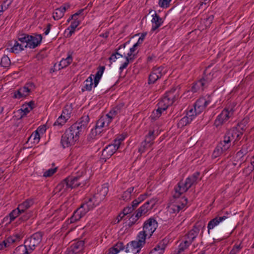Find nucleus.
<instances>
[{
  "mask_svg": "<svg viewBox=\"0 0 254 254\" xmlns=\"http://www.w3.org/2000/svg\"><path fill=\"white\" fill-rule=\"evenodd\" d=\"M199 175V172H195L191 176L187 178L185 182L182 181L179 182L177 186L174 189V197L179 198L182 194L186 192L193 185L196 184Z\"/></svg>",
  "mask_w": 254,
  "mask_h": 254,
  "instance_id": "obj_1",
  "label": "nucleus"
},
{
  "mask_svg": "<svg viewBox=\"0 0 254 254\" xmlns=\"http://www.w3.org/2000/svg\"><path fill=\"white\" fill-rule=\"evenodd\" d=\"M210 65H208L203 72L202 77L193 84L191 88V91L193 92H196L198 90H203L206 88L210 82L214 77L215 71H209V69Z\"/></svg>",
  "mask_w": 254,
  "mask_h": 254,
  "instance_id": "obj_2",
  "label": "nucleus"
},
{
  "mask_svg": "<svg viewBox=\"0 0 254 254\" xmlns=\"http://www.w3.org/2000/svg\"><path fill=\"white\" fill-rule=\"evenodd\" d=\"M242 135V131H239L237 127H233L225 133L223 140L219 143L223 146V149L227 150L231 145V141L233 140L234 143H235L240 139Z\"/></svg>",
  "mask_w": 254,
  "mask_h": 254,
  "instance_id": "obj_3",
  "label": "nucleus"
},
{
  "mask_svg": "<svg viewBox=\"0 0 254 254\" xmlns=\"http://www.w3.org/2000/svg\"><path fill=\"white\" fill-rule=\"evenodd\" d=\"M66 180L69 184L70 190L83 187L86 184L87 177L85 176L84 172H81L76 175L69 176L66 177Z\"/></svg>",
  "mask_w": 254,
  "mask_h": 254,
  "instance_id": "obj_4",
  "label": "nucleus"
},
{
  "mask_svg": "<svg viewBox=\"0 0 254 254\" xmlns=\"http://www.w3.org/2000/svg\"><path fill=\"white\" fill-rule=\"evenodd\" d=\"M43 233L37 232L25 240L24 244L32 253L38 247L42 240Z\"/></svg>",
  "mask_w": 254,
  "mask_h": 254,
  "instance_id": "obj_5",
  "label": "nucleus"
},
{
  "mask_svg": "<svg viewBox=\"0 0 254 254\" xmlns=\"http://www.w3.org/2000/svg\"><path fill=\"white\" fill-rule=\"evenodd\" d=\"M179 92L180 88L173 87L165 93L161 101L168 106H171L179 98L180 96Z\"/></svg>",
  "mask_w": 254,
  "mask_h": 254,
  "instance_id": "obj_6",
  "label": "nucleus"
},
{
  "mask_svg": "<svg viewBox=\"0 0 254 254\" xmlns=\"http://www.w3.org/2000/svg\"><path fill=\"white\" fill-rule=\"evenodd\" d=\"M204 222L198 221L193 226L192 229L189 231L185 236L186 243L191 245L198 236L201 228H205Z\"/></svg>",
  "mask_w": 254,
  "mask_h": 254,
  "instance_id": "obj_7",
  "label": "nucleus"
},
{
  "mask_svg": "<svg viewBox=\"0 0 254 254\" xmlns=\"http://www.w3.org/2000/svg\"><path fill=\"white\" fill-rule=\"evenodd\" d=\"M212 102L211 95H206L198 98L195 102L193 107L197 114L201 113Z\"/></svg>",
  "mask_w": 254,
  "mask_h": 254,
  "instance_id": "obj_8",
  "label": "nucleus"
},
{
  "mask_svg": "<svg viewBox=\"0 0 254 254\" xmlns=\"http://www.w3.org/2000/svg\"><path fill=\"white\" fill-rule=\"evenodd\" d=\"M109 191L108 184H104L101 187H98L95 193L92 195L94 199V202L99 204L103 201Z\"/></svg>",
  "mask_w": 254,
  "mask_h": 254,
  "instance_id": "obj_9",
  "label": "nucleus"
},
{
  "mask_svg": "<svg viewBox=\"0 0 254 254\" xmlns=\"http://www.w3.org/2000/svg\"><path fill=\"white\" fill-rule=\"evenodd\" d=\"M234 110L231 109H224L221 113L217 117L214 122V125L217 127L221 126L225 122L228 120L230 117L233 114Z\"/></svg>",
  "mask_w": 254,
  "mask_h": 254,
  "instance_id": "obj_10",
  "label": "nucleus"
},
{
  "mask_svg": "<svg viewBox=\"0 0 254 254\" xmlns=\"http://www.w3.org/2000/svg\"><path fill=\"white\" fill-rule=\"evenodd\" d=\"M165 73L164 67L163 66H160L153 67L149 75L148 83L149 84L155 83Z\"/></svg>",
  "mask_w": 254,
  "mask_h": 254,
  "instance_id": "obj_11",
  "label": "nucleus"
},
{
  "mask_svg": "<svg viewBox=\"0 0 254 254\" xmlns=\"http://www.w3.org/2000/svg\"><path fill=\"white\" fill-rule=\"evenodd\" d=\"M119 149L113 143L108 145L102 151L100 157V161L103 163L105 162L107 159L110 158Z\"/></svg>",
  "mask_w": 254,
  "mask_h": 254,
  "instance_id": "obj_12",
  "label": "nucleus"
},
{
  "mask_svg": "<svg viewBox=\"0 0 254 254\" xmlns=\"http://www.w3.org/2000/svg\"><path fill=\"white\" fill-rule=\"evenodd\" d=\"M188 203V198L183 197L181 202L172 203L168 206L169 211L171 213H178L186 206Z\"/></svg>",
  "mask_w": 254,
  "mask_h": 254,
  "instance_id": "obj_13",
  "label": "nucleus"
},
{
  "mask_svg": "<svg viewBox=\"0 0 254 254\" xmlns=\"http://www.w3.org/2000/svg\"><path fill=\"white\" fill-rule=\"evenodd\" d=\"M157 225L156 220L153 218H150L144 223L143 230L151 236L156 229Z\"/></svg>",
  "mask_w": 254,
  "mask_h": 254,
  "instance_id": "obj_14",
  "label": "nucleus"
},
{
  "mask_svg": "<svg viewBox=\"0 0 254 254\" xmlns=\"http://www.w3.org/2000/svg\"><path fill=\"white\" fill-rule=\"evenodd\" d=\"M42 40V36L41 34L34 33L33 35H29V39L28 44H25V48L34 49L41 44Z\"/></svg>",
  "mask_w": 254,
  "mask_h": 254,
  "instance_id": "obj_15",
  "label": "nucleus"
},
{
  "mask_svg": "<svg viewBox=\"0 0 254 254\" xmlns=\"http://www.w3.org/2000/svg\"><path fill=\"white\" fill-rule=\"evenodd\" d=\"M155 204V200L151 199L147 201L144 204L140 207L137 212L139 215L142 216L146 214L149 210H151Z\"/></svg>",
  "mask_w": 254,
  "mask_h": 254,
  "instance_id": "obj_16",
  "label": "nucleus"
},
{
  "mask_svg": "<svg viewBox=\"0 0 254 254\" xmlns=\"http://www.w3.org/2000/svg\"><path fill=\"white\" fill-rule=\"evenodd\" d=\"M75 141L71 137V134L67 133L65 131L62 136L61 143L64 148L73 145Z\"/></svg>",
  "mask_w": 254,
  "mask_h": 254,
  "instance_id": "obj_17",
  "label": "nucleus"
},
{
  "mask_svg": "<svg viewBox=\"0 0 254 254\" xmlns=\"http://www.w3.org/2000/svg\"><path fill=\"white\" fill-rule=\"evenodd\" d=\"M168 242V239H163L151 251L149 254H163Z\"/></svg>",
  "mask_w": 254,
  "mask_h": 254,
  "instance_id": "obj_18",
  "label": "nucleus"
},
{
  "mask_svg": "<svg viewBox=\"0 0 254 254\" xmlns=\"http://www.w3.org/2000/svg\"><path fill=\"white\" fill-rule=\"evenodd\" d=\"M89 122V117L88 115H86L81 117L78 122L73 125H76V126L78 129L83 133L85 131Z\"/></svg>",
  "mask_w": 254,
  "mask_h": 254,
  "instance_id": "obj_19",
  "label": "nucleus"
},
{
  "mask_svg": "<svg viewBox=\"0 0 254 254\" xmlns=\"http://www.w3.org/2000/svg\"><path fill=\"white\" fill-rule=\"evenodd\" d=\"M105 127L103 119L101 117L97 121L94 128L92 129L91 131V135L92 137H95L97 135L100 134L103 131V128Z\"/></svg>",
  "mask_w": 254,
  "mask_h": 254,
  "instance_id": "obj_20",
  "label": "nucleus"
},
{
  "mask_svg": "<svg viewBox=\"0 0 254 254\" xmlns=\"http://www.w3.org/2000/svg\"><path fill=\"white\" fill-rule=\"evenodd\" d=\"M99 205L94 202V199L91 197H86L84 199V203L81 205V207L87 213L89 210L93 209L95 206Z\"/></svg>",
  "mask_w": 254,
  "mask_h": 254,
  "instance_id": "obj_21",
  "label": "nucleus"
},
{
  "mask_svg": "<svg viewBox=\"0 0 254 254\" xmlns=\"http://www.w3.org/2000/svg\"><path fill=\"white\" fill-rule=\"evenodd\" d=\"M227 218L228 217L225 215L222 216H217L214 218L211 219L207 225L208 234H209L210 230L217 226L221 222L226 220Z\"/></svg>",
  "mask_w": 254,
  "mask_h": 254,
  "instance_id": "obj_22",
  "label": "nucleus"
},
{
  "mask_svg": "<svg viewBox=\"0 0 254 254\" xmlns=\"http://www.w3.org/2000/svg\"><path fill=\"white\" fill-rule=\"evenodd\" d=\"M86 213V211H84L82 207H80L74 212L68 221H69V223H75L79 220Z\"/></svg>",
  "mask_w": 254,
  "mask_h": 254,
  "instance_id": "obj_23",
  "label": "nucleus"
},
{
  "mask_svg": "<svg viewBox=\"0 0 254 254\" xmlns=\"http://www.w3.org/2000/svg\"><path fill=\"white\" fill-rule=\"evenodd\" d=\"M76 125H72L69 128L65 130V132L67 133L71 134V137L76 142L79 140L80 135L82 132L79 130Z\"/></svg>",
  "mask_w": 254,
  "mask_h": 254,
  "instance_id": "obj_24",
  "label": "nucleus"
},
{
  "mask_svg": "<svg viewBox=\"0 0 254 254\" xmlns=\"http://www.w3.org/2000/svg\"><path fill=\"white\" fill-rule=\"evenodd\" d=\"M143 245V244H141V242H139L138 241H132L127 244L125 251L126 253H129L130 251L133 252L136 249H138L136 251V253H138L140 250V248L142 247Z\"/></svg>",
  "mask_w": 254,
  "mask_h": 254,
  "instance_id": "obj_25",
  "label": "nucleus"
},
{
  "mask_svg": "<svg viewBox=\"0 0 254 254\" xmlns=\"http://www.w3.org/2000/svg\"><path fill=\"white\" fill-rule=\"evenodd\" d=\"M151 22V31L154 32L162 25L163 20L158 14L156 13V12H155L154 14L152 15Z\"/></svg>",
  "mask_w": 254,
  "mask_h": 254,
  "instance_id": "obj_26",
  "label": "nucleus"
},
{
  "mask_svg": "<svg viewBox=\"0 0 254 254\" xmlns=\"http://www.w3.org/2000/svg\"><path fill=\"white\" fill-rule=\"evenodd\" d=\"M69 7L70 6L69 4H67V6L64 4L59 8H56L53 13V18L55 20H59L62 18L64 16L66 10L69 8Z\"/></svg>",
  "mask_w": 254,
  "mask_h": 254,
  "instance_id": "obj_27",
  "label": "nucleus"
},
{
  "mask_svg": "<svg viewBox=\"0 0 254 254\" xmlns=\"http://www.w3.org/2000/svg\"><path fill=\"white\" fill-rule=\"evenodd\" d=\"M25 48V45H24L18 42V41L14 40V44L11 48H8L9 52L14 54H18L23 51Z\"/></svg>",
  "mask_w": 254,
  "mask_h": 254,
  "instance_id": "obj_28",
  "label": "nucleus"
},
{
  "mask_svg": "<svg viewBox=\"0 0 254 254\" xmlns=\"http://www.w3.org/2000/svg\"><path fill=\"white\" fill-rule=\"evenodd\" d=\"M56 189L57 191L62 192V193L67 191L68 190L70 189L69 184L66 180V178L57 185Z\"/></svg>",
  "mask_w": 254,
  "mask_h": 254,
  "instance_id": "obj_29",
  "label": "nucleus"
},
{
  "mask_svg": "<svg viewBox=\"0 0 254 254\" xmlns=\"http://www.w3.org/2000/svg\"><path fill=\"white\" fill-rule=\"evenodd\" d=\"M34 204V200L32 198H29L25 200L22 203L19 204L18 209H20L21 211L23 213L25 211L30 208Z\"/></svg>",
  "mask_w": 254,
  "mask_h": 254,
  "instance_id": "obj_30",
  "label": "nucleus"
},
{
  "mask_svg": "<svg viewBox=\"0 0 254 254\" xmlns=\"http://www.w3.org/2000/svg\"><path fill=\"white\" fill-rule=\"evenodd\" d=\"M40 139L39 133L37 131H34L28 137L27 143H30L31 144H37L39 143Z\"/></svg>",
  "mask_w": 254,
  "mask_h": 254,
  "instance_id": "obj_31",
  "label": "nucleus"
},
{
  "mask_svg": "<svg viewBox=\"0 0 254 254\" xmlns=\"http://www.w3.org/2000/svg\"><path fill=\"white\" fill-rule=\"evenodd\" d=\"M84 246V242L83 241H78L72 245L70 250L74 253L77 254L83 250Z\"/></svg>",
  "mask_w": 254,
  "mask_h": 254,
  "instance_id": "obj_32",
  "label": "nucleus"
},
{
  "mask_svg": "<svg viewBox=\"0 0 254 254\" xmlns=\"http://www.w3.org/2000/svg\"><path fill=\"white\" fill-rule=\"evenodd\" d=\"M92 76H94V75L91 74L90 76L88 77L84 81V85L83 86V88H82L81 89L82 92L85 91H90L91 90L92 86L93 85V78L92 77Z\"/></svg>",
  "mask_w": 254,
  "mask_h": 254,
  "instance_id": "obj_33",
  "label": "nucleus"
},
{
  "mask_svg": "<svg viewBox=\"0 0 254 254\" xmlns=\"http://www.w3.org/2000/svg\"><path fill=\"white\" fill-rule=\"evenodd\" d=\"M32 252L29 251L26 246L24 245H20L16 247L13 252L12 254H30Z\"/></svg>",
  "mask_w": 254,
  "mask_h": 254,
  "instance_id": "obj_34",
  "label": "nucleus"
},
{
  "mask_svg": "<svg viewBox=\"0 0 254 254\" xmlns=\"http://www.w3.org/2000/svg\"><path fill=\"white\" fill-rule=\"evenodd\" d=\"M158 107L156 110V113H157V115L153 117V119L154 120H156L157 118H159L161 116L162 112L165 111L169 107L161 100L158 103Z\"/></svg>",
  "mask_w": 254,
  "mask_h": 254,
  "instance_id": "obj_35",
  "label": "nucleus"
},
{
  "mask_svg": "<svg viewBox=\"0 0 254 254\" xmlns=\"http://www.w3.org/2000/svg\"><path fill=\"white\" fill-rule=\"evenodd\" d=\"M23 212L21 211L20 209H18V207L15 209L13 210L9 214L8 216H6L4 217V220H7L9 218V222L13 221L17 217L19 216V214H21Z\"/></svg>",
  "mask_w": 254,
  "mask_h": 254,
  "instance_id": "obj_36",
  "label": "nucleus"
},
{
  "mask_svg": "<svg viewBox=\"0 0 254 254\" xmlns=\"http://www.w3.org/2000/svg\"><path fill=\"white\" fill-rule=\"evenodd\" d=\"M72 62V57L71 54H68L67 57L65 59H63L60 62L59 66L61 68H64L67 66Z\"/></svg>",
  "mask_w": 254,
  "mask_h": 254,
  "instance_id": "obj_37",
  "label": "nucleus"
},
{
  "mask_svg": "<svg viewBox=\"0 0 254 254\" xmlns=\"http://www.w3.org/2000/svg\"><path fill=\"white\" fill-rule=\"evenodd\" d=\"M124 106V104L123 103L117 105L116 107H114L108 114L113 118H115L118 114L121 113Z\"/></svg>",
  "mask_w": 254,
  "mask_h": 254,
  "instance_id": "obj_38",
  "label": "nucleus"
},
{
  "mask_svg": "<svg viewBox=\"0 0 254 254\" xmlns=\"http://www.w3.org/2000/svg\"><path fill=\"white\" fill-rule=\"evenodd\" d=\"M22 236L20 234H16L8 237L6 240L9 247L12 244L19 242Z\"/></svg>",
  "mask_w": 254,
  "mask_h": 254,
  "instance_id": "obj_39",
  "label": "nucleus"
},
{
  "mask_svg": "<svg viewBox=\"0 0 254 254\" xmlns=\"http://www.w3.org/2000/svg\"><path fill=\"white\" fill-rule=\"evenodd\" d=\"M226 151V149H223V146H221V145L218 143L213 152L212 157L216 158L221 155L223 153Z\"/></svg>",
  "mask_w": 254,
  "mask_h": 254,
  "instance_id": "obj_40",
  "label": "nucleus"
},
{
  "mask_svg": "<svg viewBox=\"0 0 254 254\" xmlns=\"http://www.w3.org/2000/svg\"><path fill=\"white\" fill-rule=\"evenodd\" d=\"M134 190V187H131L128 188L125 191L122 195V199L125 201H127L130 199L131 193Z\"/></svg>",
  "mask_w": 254,
  "mask_h": 254,
  "instance_id": "obj_41",
  "label": "nucleus"
},
{
  "mask_svg": "<svg viewBox=\"0 0 254 254\" xmlns=\"http://www.w3.org/2000/svg\"><path fill=\"white\" fill-rule=\"evenodd\" d=\"M17 40L21 44L25 45L28 44L29 39V35L26 33H19L17 36Z\"/></svg>",
  "mask_w": 254,
  "mask_h": 254,
  "instance_id": "obj_42",
  "label": "nucleus"
},
{
  "mask_svg": "<svg viewBox=\"0 0 254 254\" xmlns=\"http://www.w3.org/2000/svg\"><path fill=\"white\" fill-rule=\"evenodd\" d=\"M155 138L154 130H149L147 134L145 135L144 141L152 145Z\"/></svg>",
  "mask_w": 254,
  "mask_h": 254,
  "instance_id": "obj_43",
  "label": "nucleus"
},
{
  "mask_svg": "<svg viewBox=\"0 0 254 254\" xmlns=\"http://www.w3.org/2000/svg\"><path fill=\"white\" fill-rule=\"evenodd\" d=\"M192 120L187 116L182 118L178 123L177 126L179 128H182L191 123Z\"/></svg>",
  "mask_w": 254,
  "mask_h": 254,
  "instance_id": "obj_44",
  "label": "nucleus"
},
{
  "mask_svg": "<svg viewBox=\"0 0 254 254\" xmlns=\"http://www.w3.org/2000/svg\"><path fill=\"white\" fill-rule=\"evenodd\" d=\"M123 57L125 58L126 61L120 67V70L121 72H122L123 70L127 66L129 63L132 62L134 60L133 57L130 58L128 56L126 55H124Z\"/></svg>",
  "mask_w": 254,
  "mask_h": 254,
  "instance_id": "obj_45",
  "label": "nucleus"
},
{
  "mask_svg": "<svg viewBox=\"0 0 254 254\" xmlns=\"http://www.w3.org/2000/svg\"><path fill=\"white\" fill-rule=\"evenodd\" d=\"M11 64L10 60L8 57L4 55L1 59L0 66L4 68L8 67Z\"/></svg>",
  "mask_w": 254,
  "mask_h": 254,
  "instance_id": "obj_46",
  "label": "nucleus"
},
{
  "mask_svg": "<svg viewBox=\"0 0 254 254\" xmlns=\"http://www.w3.org/2000/svg\"><path fill=\"white\" fill-rule=\"evenodd\" d=\"M72 111V108L70 106L65 105L62 112L61 115L64 116L65 119H69L70 117V114Z\"/></svg>",
  "mask_w": 254,
  "mask_h": 254,
  "instance_id": "obj_47",
  "label": "nucleus"
},
{
  "mask_svg": "<svg viewBox=\"0 0 254 254\" xmlns=\"http://www.w3.org/2000/svg\"><path fill=\"white\" fill-rule=\"evenodd\" d=\"M248 150L246 147L243 146L241 149L236 154V158H237L238 160H240L241 161H243V157L247 154Z\"/></svg>",
  "mask_w": 254,
  "mask_h": 254,
  "instance_id": "obj_48",
  "label": "nucleus"
},
{
  "mask_svg": "<svg viewBox=\"0 0 254 254\" xmlns=\"http://www.w3.org/2000/svg\"><path fill=\"white\" fill-rule=\"evenodd\" d=\"M151 145L145 142V141H143L141 143L140 146L138 148V152L142 154L145 152L147 149L150 148L151 147Z\"/></svg>",
  "mask_w": 254,
  "mask_h": 254,
  "instance_id": "obj_49",
  "label": "nucleus"
},
{
  "mask_svg": "<svg viewBox=\"0 0 254 254\" xmlns=\"http://www.w3.org/2000/svg\"><path fill=\"white\" fill-rule=\"evenodd\" d=\"M243 246L242 245V243L239 244H235L233 247L232 249L229 253V254H238L242 249Z\"/></svg>",
  "mask_w": 254,
  "mask_h": 254,
  "instance_id": "obj_50",
  "label": "nucleus"
},
{
  "mask_svg": "<svg viewBox=\"0 0 254 254\" xmlns=\"http://www.w3.org/2000/svg\"><path fill=\"white\" fill-rule=\"evenodd\" d=\"M147 235H148V234L147 232H145V231L143 230V231L140 232L137 235L138 241L141 242V244L144 245Z\"/></svg>",
  "mask_w": 254,
  "mask_h": 254,
  "instance_id": "obj_51",
  "label": "nucleus"
},
{
  "mask_svg": "<svg viewBox=\"0 0 254 254\" xmlns=\"http://www.w3.org/2000/svg\"><path fill=\"white\" fill-rule=\"evenodd\" d=\"M186 241H185L183 243H181L178 247V251L176 254H181V253L187 249L190 245L186 243Z\"/></svg>",
  "mask_w": 254,
  "mask_h": 254,
  "instance_id": "obj_52",
  "label": "nucleus"
},
{
  "mask_svg": "<svg viewBox=\"0 0 254 254\" xmlns=\"http://www.w3.org/2000/svg\"><path fill=\"white\" fill-rule=\"evenodd\" d=\"M133 210L134 209L131 206H127L123 209L122 212L119 214V217H121V219H122L124 216L132 212Z\"/></svg>",
  "mask_w": 254,
  "mask_h": 254,
  "instance_id": "obj_53",
  "label": "nucleus"
},
{
  "mask_svg": "<svg viewBox=\"0 0 254 254\" xmlns=\"http://www.w3.org/2000/svg\"><path fill=\"white\" fill-rule=\"evenodd\" d=\"M124 56L118 52V51L116 50V52L115 53H113L110 57L109 58V60L111 63L112 64L113 62L116 61L117 59H119L120 58L123 57Z\"/></svg>",
  "mask_w": 254,
  "mask_h": 254,
  "instance_id": "obj_54",
  "label": "nucleus"
},
{
  "mask_svg": "<svg viewBox=\"0 0 254 254\" xmlns=\"http://www.w3.org/2000/svg\"><path fill=\"white\" fill-rule=\"evenodd\" d=\"M68 119H65L64 116L61 115L54 124V126H63Z\"/></svg>",
  "mask_w": 254,
  "mask_h": 254,
  "instance_id": "obj_55",
  "label": "nucleus"
},
{
  "mask_svg": "<svg viewBox=\"0 0 254 254\" xmlns=\"http://www.w3.org/2000/svg\"><path fill=\"white\" fill-rule=\"evenodd\" d=\"M57 167H55L46 171L43 174V177L46 178L51 177L57 172Z\"/></svg>",
  "mask_w": 254,
  "mask_h": 254,
  "instance_id": "obj_56",
  "label": "nucleus"
},
{
  "mask_svg": "<svg viewBox=\"0 0 254 254\" xmlns=\"http://www.w3.org/2000/svg\"><path fill=\"white\" fill-rule=\"evenodd\" d=\"M139 45H138L137 43L134 44L133 45V46L131 48H130L129 52L127 54V56H128V57H129L130 58L133 57L134 59L135 58L136 55L134 54L133 53L136 50V48Z\"/></svg>",
  "mask_w": 254,
  "mask_h": 254,
  "instance_id": "obj_57",
  "label": "nucleus"
},
{
  "mask_svg": "<svg viewBox=\"0 0 254 254\" xmlns=\"http://www.w3.org/2000/svg\"><path fill=\"white\" fill-rule=\"evenodd\" d=\"M172 0H159L158 4L162 8H168L170 5V2Z\"/></svg>",
  "mask_w": 254,
  "mask_h": 254,
  "instance_id": "obj_58",
  "label": "nucleus"
},
{
  "mask_svg": "<svg viewBox=\"0 0 254 254\" xmlns=\"http://www.w3.org/2000/svg\"><path fill=\"white\" fill-rule=\"evenodd\" d=\"M102 119H103V121H104V124L105 125V127H108L109 124L112 122L113 118L109 116L108 114L105 116H101Z\"/></svg>",
  "mask_w": 254,
  "mask_h": 254,
  "instance_id": "obj_59",
  "label": "nucleus"
},
{
  "mask_svg": "<svg viewBox=\"0 0 254 254\" xmlns=\"http://www.w3.org/2000/svg\"><path fill=\"white\" fill-rule=\"evenodd\" d=\"M81 21L78 20V18H75L71 22L70 25L67 28V30L70 28L75 29L76 27L80 24Z\"/></svg>",
  "mask_w": 254,
  "mask_h": 254,
  "instance_id": "obj_60",
  "label": "nucleus"
},
{
  "mask_svg": "<svg viewBox=\"0 0 254 254\" xmlns=\"http://www.w3.org/2000/svg\"><path fill=\"white\" fill-rule=\"evenodd\" d=\"M214 16L213 14L209 15L207 17L204 19V23L206 26H210L211 24L212 23Z\"/></svg>",
  "mask_w": 254,
  "mask_h": 254,
  "instance_id": "obj_61",
  "label": "nucleus"
},
{
  "mask_svg": "<svg viewBox=\"0 0 254 254\" xmlns=\"http://www.w3.org/2000/svg\"><path fill=\"white\" fill-rule=\"evenodd\" d=\"M199 114H197L195 112V110L191 108L190 109L188 112L187 113V114L186 116L188 117L190 119H191V120H193V119L197 115H198Z\"/></svg>",
  "mask_w": 254,
  "mask_h": 254,
  "instance_id": "obj_62",
  "label": "nucleus"
},
{
  "mask_svg": "<svg viewBox=\"0 0 254 254\" xmlns=\"http://www.w3.org/2000/svg\"><path fill=\"white\" fill-rule=\"evenodd\" d=\"M23 97H24L23 95L21 90L19 88L18 90H16L13 93V95L12 96V98L14 99H21Z\"/></svg>",
  "mask_w": 254,
  "mask_h": 254,
  "instance_id": "obj_63",
  "label": "nucleus"
},
{
  "mask_svg": "<svg viewBox=\"0 0 254 254\" xmlns=\"http://www.w3.org/2000/svg\"><path fill=\"white\" fill-rule=\"evenodd\" d=\"M21 110L23 113V114L21 115V117H23L24 116H26L30 112V111H31V110H29V108L27 107V105H25V104H23L22 106Z\"/></svg>",
  "mask_w": 254,
  "mask_h": 254,
  "instance_id": "obj_64",
  "label": "nucleus"
}]
</instances>
